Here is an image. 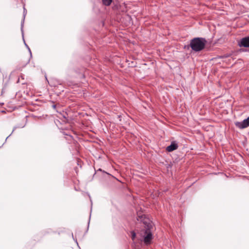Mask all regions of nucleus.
I'll return each mask as SVG.
<instances>
[{"mask_svg": "<svg viewBox=\"0 0 249 249\" xmlns=\"http://www.w3.org/2000/svg\"><path fill=\"white\" fill-rule=\"evenodd\" d=\"M137 220L142 222L144 225V229L142 230L138 235L140 236L139 240L143 241L146 245L150 244L153 238L152 230L153 229L152 222L144 215H139Z\"/></svg>", "mask_w": 249, "mask_h": 249, "instance_id": "nucleus-1", "label": "nucleus"}, {"mask_svg": "<svg viewBox=\"0 0 249 249\" xmlns=\"http://www.w3.org/2000/svg\"><path fill=\"white\" fill-rule=\"evenodd\" d=\"M206 40L203 38H195L191 41L190 47L193 50L199 52L203 50L206 45Z\"/></svg>", "mask_w": 249, "mask_h": 249, "instance_id": "nucleus-2", "label": "nucleus"}, {"mask_svg": "<svg viewBox=\"0 0 249 249\" xmlns=\"http://www.w3.org/2000/svg\"><path fill=\"white\" fill-rule=\"evenodd\" d=\"M235 125L239 129H242L249 126V117L242 122H235Z\"/></svg>", "mask_w": 249, "mask_h": 249, "instance_id": "nucleus-3", "label": "nucleus"}, {"mask_svg": "<svg viewBox=\"0 0 249 249\" xmlns=\"http://www.w3.org/2000/svg\"><path fill=\"white\" fill-rule=\"evenodd\" d=\"M239 45L245 47H249V36L244 37L241 40Z\"/></svg>", "mask_w": 249, "mask_h": 249, "instance_id": "nucleus-4", "label": "nucleus"}, {"mask_svg": "<svg viewBox=\"0 0 249 249\" xmlns=\"http://www.w3.org/2000/svg\"><path fill=\"white\" fill-rule=\"evenodd\" d=\"M178 147V144L175 142H173L171 144L166 147V150L168 152H172Z\"/></svg>", "mask_w": 249, "mask_h": 249, "instance_id": "nucleus-5", "label": "nucleus"}, {"mask_svg": "<svg viewBox=\"0 0 249 249\" xmlns=\"http://www.w3.org/2000/svg\"><path fill=\"white\" fill-rule=\"evenodd\" d=\"M103 3L106 6H109L112 2V0H102Z\"/></svg>", "mask_w": 249, "mask_h": 249, "instance_id": "nucleus-6", "label": "nucleus"}, {"mask_svg": "<svg viewBox=\"0 0 249 249\" xmlns=\"http://www.w3.org/2000/svg\"><path fill=\"white\" fill-rule=\"evenodd\" d=\"M136 237V233L134 231H132L131 232V238H132V239L133 240H134V239Z\"/></svg>", "mask_w": 249, "mask_h": 249, "instance_id": "nucleus-7", "label": "nucleus"}]
</instances>
